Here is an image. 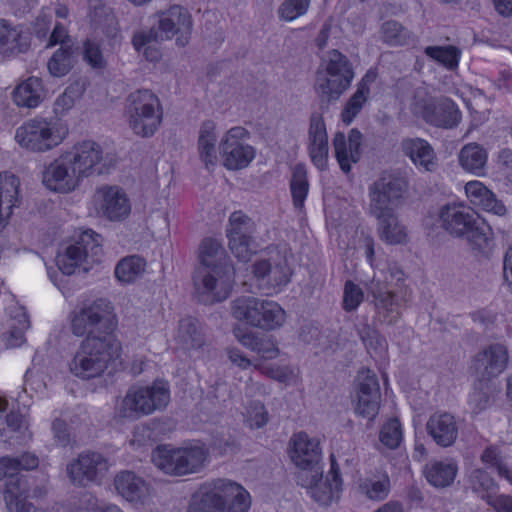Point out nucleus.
<instances>
[{
	"label": "nucleus",
	"mask_w": 512,
	"mask_h": 512,
	"mask_svg": "<svg viewBox=\"0 0 512 512\" xmlns=\"http://www.w3.org/2000/svg\"><path fill=\"white\" fill-rule=\"evenodd\" d=\"M117 319L112 303L100 298L75 312L71 330L81 341L69 363L70 372L83 380L103 375L110 362L120 355L121 345L113 334Z\"/></svg>",
	"instance_id": "1"
},
{
	"label": "nucleus",
	"mask_w": 512,
	"mask_h": 512,
	"mask_svg": "<svg viewBox=\"0 0 512 512\" xmlns=\"http://www.w3.org/2000/svg\"><path fill=\"white\" fill-rule=\"evenodd\" d=\"M103 151L94 141L77 143L63 152L42 172V183L51 191L69 193L75 190L84 177L108 173Z\"/></svg>",
	"instance_id": "2"
},
{
	"label": "nucleus",
	"mask_w": 512,
	"mask_h": 512,
	"mask_svg": "<svg viewBox=\"0 0 512 512\" xmlns=\"http://www.w3.org/2000/svg\"><path fill=\"white\" fill-rule=\"evenodd\" d=\"M199 265L193 274V283L202 295L201 301L221 302L228 297L233 282V269L226 263L222 245L213 238H205L198 248Z\"/></svg>",
	"instance_id": "3"
},
{
	"label": "nucleus",
	"mask_w": 512,
	"mask_h": 512,
	"mask_svg": "<svg viewBox=\"0 0 512 512\" xmlns=\"http://www.w3.org/2000/svg\"><path fill=\"white\" fill-rule=\"evenodd\" d=\"M249 493L238 483L216 479L193 495L187 512H247Z\"/></svg>",
	"instance_id": "4"
},
{
	"label": "nucleus",
	"mask_w": 512,
	"mask_h": 512,
	"mask_svg": "<svg viewBox=\"0 0 512 512\" xmlns=\"http://www.w3.org/2000/svg\"><path fill=\"white\" fill-rule=\"evenodd\" d=\"M439 217L442 227L450 235L466 239L480 252L489 249L493 241L492 228L473 210L462 205H446Z\"/></svg>",
	"instance_id": "5"
},
{
	"label": "nucleus",
	"mask_w": 512,
	"mask_h": 512,
	"mask_svg": "<svg viewBox=\"0 0 512 512\" xmlns=\"http://www.w3.org/2000/svg\"><path fill=\"white\" fill-rule=\"evenodd\" d=\"M125 114L131 130L142 138L152 137L163 120L159 98L148 89H139L128 95Z\"/></svg>",
	"instance_id": "6"
},
{
	"label": "nucleus",
	"mask_w": 512,
	"mask_h": 512,
	"mask_svg": "<svg viewBox=\"0 0 512 512\" xmlns=\"http://www.w3.org/2000/svg\"><path fill=\"white\" fill-rule=\"evenodd\" d=\"M209 458V450L204 444L173 448L158 445L152 452V461L167 475L184 476L198 473Z\"/></svg>",
	"instance_id": "7"
},
{
	"label": "nucleus",
	"mask_w": 512,
	"mask_h": 512,
	"mask_svg": "<svg viewBox=\"0 0 512 512\" xmlns=\"http://www.w3.org/2000/svg\"><path fill=\"white\" fill-rule=\"evenodd\" d=\"M103 238L92 230L83 231L74 244L56 257L59 270L65 275L76 271L86 273L94 263H99L103 250Z\"/></svg>",
	"instance_id": "8"
},
{
	"label": "nucleus",
	"mask_w": 512,
	"mask_h": 512,
	"mask_svg": "<svg viewBox=\"0 0 512 512\" xmlns=\"http://www.w3.org/2000/svg\"><path fill=\"white\" fill-rule=\"evenodd\" d=\"M169 401L168 383L155 381L151 386L129 389L117 413L120 418L138 419L142 415H149L155 410L164 409Z\"/></svg>",
	"instance_id": "9"
},
{
	"label": "nucleus",
	"mask_w": 512,
	"mask_h": 512,
	"mask_svg": "<svg viewBox=\"0 0 512 512\" xmlns=\"http://www.w3.org/2000/svg\"><path fill=\"white\" fill-rule=\"evenodd\" d=\"M234 318L264 330L280 327L285 321V311L274 301L255 297H239L232 302Z\"/></svg>",
	"instance_id": "10"
},
{
	"label": "nucleus",
	"mask_w": 512,
	"mask_h": 512,
	"mask_svg": "<svg viewBox=\"0 0 512 512\" xmlns=\"http://www.w3.org/2000/svg\"><path fill=\"white\" fill-rule=\"evenodd\" d=\"M408 189L407 179L399 173L384 172L369 186L370 215L393 212Z\"/></svg>",
	"instance_id": "11"
},
{
	"label": "nucleus",
	"mask_w": 512,
	"mask_h": 512,
	"mask_svg": "<svg viewBox=\"0 0 512 512\" xmlns=\"http://www.w3.org/2000/svg\"><path fill=\"white\" fill-rule=\"evenodd\" d=\"M411 109L414 115L437 128L453 129L461 121V112L458 106L445 96L416 95Z\"/></svg>",
	"instance_id": "12"
},
{
	"label": "nucleus",
	"mask_w": 512,
	"mask_h": 512,
	"mask_svg": "<svg viewBox=\"0 0 512 512\" xmlns=\"http://www.w3.org/2000/svg\"><path fill=\"white\" fill-rule=\"evenodd\" d=\"M64 136L58 124L44 118H35L18 127L16 142L31 152H46L62 143Z\"/></svg>",
	"instance_id": "13"
},
{
	"label": "nucleus",
	"mask_w": 512,
	"mask_h": 512,
	"mask_svg": "<svg viewBox=\"0 0 512 512\" xmlns=\"http://www.w3.org/2000/svg\"><path fill=\"white\" fill-rule=\"evenodd\" d=\"M293 449L291 451V460L299 468L297 472V483L307 485L311 483L313 477L323 475L321 465V449L319 441L310 438L305 432H299L291 439Z\"/></svg>",
	"instance_id": "14"
},
{
	"label": "nucleus",
	"mask_w": 512,
	"mask_h": 512,
	"mask_svg": "<svg viewBox=\"0 0 512 512\" xmlns=\"http://www.w3.org/2000/svg\"><path fill=\"white\" fill-rule=\"evenodd\" d=\"M508 359L506 346L494 343L488 345L474 356L471 368L477 380L491 381L506 369Z\"/></svg>",
	"instance_id": "15"
},
{
	"label": "nucleus",
	"mask_w": 512,
	"mask_h": 512,
	"mask_svg": "<svg viewBox=\"0 0 512 512\" xmlns=\"http://www.w3.org/2000/svg\"><path fill=\"white\" fill-rule=\"evenodd\" d=\"M93 199L98 214L111 221H120L130 214L129 199L126 193L117 186L98 188Z\"/></svg>",
	"instance_id": "16"
},
{
	"label": "nucleus",
	"mask_w": 512,
	"mask_h": 512,
	"mask_svg": "<svg viewBox=\"0 0 512 512\" xmlns=\"http://www.w3.org/2000/svg\"><path fill=\"white\" fill-rule=\"evenodd\" d=\"M330 461V471L325 480L322 475L313 477L311 483L307 485H301L307 489L308 494L315 502L323 506H329L332 502L337 501L342 490L340 469L333 454L330 456Z\"/></svg>",
	"instance_id": "17"
},
{
	"label": "nucleus",
	"mask_w": 512,
	"mask_h": 512,
	"mask_svg": "<svg viewBox=\"0 0 512 512\" xmlns=\"http://www.w3.org/2000/svg\"><path fill=\"white\" fill-rule=\"evenodd\" d=\"M3 496L8 512H40L31 502L27 501L30 485L26 476L20 473H6Z\"/></svg>",
	"instance_id": "18"
},
{
	"label": "nucleus",
	"mask_w": 512,
	"mask_h": 512,
	"mask_svg": "<svg viewBox=\"0 0 512 512\" xmlns=\"http://www.w3.org/2000/svg\"><path fill=\"white\" fill-rule=\"evenodd\" d=\"M107 460L99 453L81 454L66 468L67 475L74 485L86 486L102 476L107 470Z\"/></svg>",
	"instance_id": "19"
},
{
	"label": "nucleus",
	"mask_w": 512,
	"mask_h": 512,
	"mask_svg": "<svg viewBox=\"0 0 512 512\" xmlns=\"http://www.w3.org/2000/svg\"><path fill=\"white\" fill-rule=\"evenodd\" d=\"M357 398L355 412L369 420L374 419L380 407L381 393L378 379L370 370L359 376Z\"/></svg>",
	"instance_id": "20"
},
{
	"label": "nucleus",
	"mask_w": 512,
	"mask_h": 512,
	"mask_svg": "<svg viewBox=\"0 0 512 512\" xmlns=\"http://www.w3.org/2000/svg\"><path fill=\"white\" fill-rule=\"evenodd\" d=\"M351 81L345 83L339 73L318 68L314 83V90L319 98L320 110L325 112L329 105L339 100L341 95L350 87Z\"/></svg>",
	"instance_id": "21"
},
{
	"label": "nucleus",
	"mask_w": 512,
	"mask_h": 512,
	"mask_svg": "<svg viewBox=\"0 0 512 512\" xmlns=\"http://www.w3.org/2000/svg\"><path fill=\"white\" fill-rule=\"evenodd\" d=\"M362 133L353 128L346 138L343 132H336L332 145L337 162L344 173L351 171V164L357 163L361 158Z\"/></svg>",
	"instance_id": "22"
},
{
	"label": "nucleus",
	"mask_w": 512,
	"mask_h": 512,
	"mask_svg": "<svg viewBox=\"0 0 512 512\" xmlns=\"http://www.w3.org/2000/svg\"><path fill=\"white\" fill-rule=\"evenodd\" d=\"M308 151L312 163L321 171L327 168L328 135L321 113L314 112L310 117L308 130Z\"/></svg>",
	"instance_id": "23"
},
{
	"label": "nucleus",
	"mask_w": 512,
	"mask_h": 512,
	"mask_svg": "<svg viewBox=\"0 0 512 512\" xmlns=\"http://www.w3.org/2000/svg\"><path fill=\"white\" fill-rule=\"evenodd\" d=\"M253 273L258 280L273 289L286 286L292 274L286 258L282 256L255 262Z\"/></svg>",
	"instance_id": "24"
},
{
	"label": "nucleus",
	"mask_w": 512,
	"mask_h": 512,
	"mask_svg": "<svg viewBox=\"0 0 512 512\" xmlns=\"http://www.w3.org/2000/svg\"><path fill=\"white\" fill-rule=\"evenodd\" d=\"M425 428L435 444L443 448L451 447L458 438V424L455 417L448 412L441 411L430 415Z\"/></svg>",
	"instance_id": "25"
},
{
	"label": "nucleus",
	"mask_w": 512,
	"mask_h": 512,
	"mask_svg": "<svg viewBox=\"0 0 512 512\" xmlns=\"http://www.w3.org/2000/svg\"><path fill=\"white\" fill-rule=\"evenodd\" d=\"M401 148L407 157L420 168L425 171H434L437 162L433 148L424 139L421 138H406L401 142Z\"/></svg>",
	"instance_id": "26"
},
{
	"label": "nucleus",
	"mask_w": 512,
	"mask_h": 512,
	"mask_svg": "<svg viewBox=\"0 0 512 512\" xmlns=\"http://www.w3.org/2000/svg\"><path fill=\"white\" fill-rule=\"evenodd\" d=\"M233 334L244 347L256 352L264 360L275 359L279 355V349L270 336L244 332L240 327H235Z\"/></svg>",
	"instance_id": "27"
},
{
	"label": "nucleus",
	"mask_w": 512,
	"mask_h": 512,
	"mask_svg": "<svg viewBox=\"0 0 512 512\" xmlns=\"http://www.w3.org/2000/svg\"><path fill=\"white\" fill-rule=\"evenodd\" d=\"M465 192L470 202L487 212L498 216L506 214V207L496 195L479 181H471L465 185Z\"/></svg>",
	"instance_id": "28"
},
{
	"label": "nucleus",
	"mask_w": 512,
	"mask_h": 512,
	"mask_svg": "<svg viewBox=\"0 0 512 512\" xmlns=\"http://www.w3.org/2000/svg\"><path fill=\"white\" fill-rule=\"evenodd\" d=\"M117 492L130 502H138L146 497V482L132 471H121L114 479Z\"/></svg>",
	"instance_id": "29"
},
{
	"label": "nucleus",
	"mask_w": 512,
	"mask_h": 512,
	"mask_svg": "<svg viewBox=\"0 0 512 512\" xmlns=\"http://www.w3.org/2000/svg\"><path fill=\"white\" fill-rule=\"evenodd\" d=\"M220 150L224 158V166L230 170L245 168L255 156V150L252 146L243 143H232L228 140H221Z\"/></svg>",
	"instance_id": "30"
},
{
	"label": "nucleus",
	"mask_w": 512,
	"mask_h": 512,
	"mask_svg": "<svg viewBox=\"0 0 512 512\" xmlns=\"http://www.w3.org/2000/svg\"><path fill=\"white\" fill-rule=\"evenodd\" d=\"M158 17L157 27L154 25L148 31H139L133 35L132 44L137 51H140L144 46L151 42L163 41L164 39L174 37L172 24L170 23V17L168 16V10L161 12Z\"/></svg>",
	"instance_id": "31"
},
{
	"label": "nucleus",
	"mask_w": 512,
	"mask_h": 512,
	"mask_svg": "<svg viewBox=\"0 0 512 512\" xmlns=\"http://www.w3.org/2000/svg\"><path fill=\"white\" fill-rule=\"evenodd\" d=\"M44 97L45 89L42 80L37 77H29L13 91L14 102L19 107H37Z\"/></svg>",
	"instance_id": "32"
},
{
	"label": "nucleus",
	"mask_w": 512,
	"mask_h": 512,
	"mask_svg": "<svg viewBox=\"0 0 512 512\" xmlns=\"http://www.w3.org/2000/svg\"><path fill=\"white\" fill-rule=\"evenodd\" d=\"M216 125L213 121L208 120L202 123L198 137V152L200 159L203 161L205 167L210 169L216 164V142L217 136L215 133Z\"/></svg>",
	"instance_id": "33"
},
{
	"label": "nucleus",
	"mask_w": 512,
	"mask_h": 512,
	"mask_svg": "<svg viewBox=\"0 0 512 512\" xmlns=\"http://www.w3.org/2000/svg\"><path fill=\"white\" fill-rule=\"evenodd\" d=\"M372 216L377 220V231L382 241L400 244L405 240V228L398 222L395 211Z\"/></svg>",
	"instance_id": "34"
},
{
	"label": "nucleus",
	"mask_w": 512,
	"mask_h": 512,
	"mask_svg": "<svg viewBox=\"0 0 512 512\" xmlns=\"http://www.w3.org/2000/svg\"><path fill=\"white\" fill-rule=\"evenodd\" d=\"M375 300L376 319L380 322L394 324L400 317L399 303L392 291L373 293Z\"/></svg>",
	"instance_id": "35"
},
{
	"label": "nucleus",
	"mask_w": 512,
	"mask_h": 512,
	"mask_svg": "<svg viewBox=\"0 0 512 512\" xmlns=\"http://www.w3.org/2000/svg\"><path fill=\"white\" fill-rule=\"evenodd\" d=\"M28 48V37L18 29L10 27L5 20H0V52L23 53Z\"/></svg>",
	"instance_id": "36"
},
{
	"label": "nucleus",
	"mask_w": 512,
	"mask_h": 512,
	"mask_svg": "<svg viewBox=\"0 0 512 512\" xmlns=\"http://www.w3.org/2000/svg\"><path fill=\"white\" fill-rule=\"evenodd\" d=\"M457 465L450 462L434 461L424 467L427 481L435 487H447L454 481Z\"/></svg>",
	"instance_id": "37"
},
{
	"label": "nucleus",
	"mask_w": 512,
	"mask_h": 512,
	"mask_svg": "<svg viewBox=\"0 0 512 512\" xmlns=\"http://www.w3.org/2000/svg\"><path fill=\"white\" fill-rule=\"evenodd\" d=\"M77 49L73 47H59L47 62V69L53 77L67 75L76 63Z\"/></svg>",
	"instance_id": "38"
},
{
	"label": "nucleus",
	"mask_w": 512,
	"mask_h": 512,
	"mask_svg": "<svg viewBox=\"0 0 512 512\" xmlns=\"http://www.w3.org/2000/svg\"><path fill=\"white\" fill-rule=\"evenodd\" d=\"M168 16L172 24L174 36H176V43L179 46H185L189 42L192 19L186 9L181 6H172L168 9Z\"/></svg>",
	"instance_id": "39"
},
{
	"label": "nucleus",
	"mask_w": 512,
	"mask_h": 512,
	"mask_svg": "<svg viewBox=\"0 0 512 512\" xmlns=\"http://www.w3.org/2000/svg\"><path fill=\"white\" fill-rule=\"evenodd\" d=\"M487 161L486 150L477 143L465 145L459 153V162L468 172L482 174Z\"/></svg>",
	"instance_id": "40"
},
{
	"label": "nucleus",
	"mask_w": 512,
	"mask_h": 512,
	"mask_svg": "<svg viewBox=\"0 0 512 512\" xmlns=\"http://www.w3.org/2000/svg\"><path fill=\"white\" fill-rule=\"evenodd\" d=\"M177 338L185 349L200 348L204 344L199 323L192 317L180 320Z\"/></svg>",
	"instance_id": "41"
},
{
	"label": "nucleus",
	"mask_w": 512,
	"mask_h": 512,
	"mask_svg": "<svg viewBox=\"0 0 512 512\" xmlns=\"http://www.w3.org/2000/svg\"><path fill=\"white\" fill-rule=\"evenodd\" d=\"M320 68L339 73L342 78H345V83L352 82L354 78L352 63L346 55L336 49L327 52V55L322 59Z\"/></svg>",
	"instance_id": "42"
},
{
	"label": "nucleus",
	"mask_w": 512,
	"mask_h": 512,
	"mask_svg": "<svg viewBox=\"0 0 512 512\" xmlns=\"http://www.w3.org/2000/svg\"><path fill=\"white\" fill-rule=\"evenodd\" d=\"M146 262L143 258L132 255L123 258L115 267V276L122 283L135 281L145 270Z\"/></svg>",
	"instance_id": "43"
},
{
	"label": "nucleus",
	"mask_w": 512,
	"mask_h": 512,
	"mask_svg": "<svg viewBox=\"0 0 512 512\" xmlns=\"http://www.w3.org/2000/svg\"><path fill=\"white\" fill-rule=\"evenodd\" d=\"M381 39L391 46L409 44L412 39L410 31L396 20H388L381 25Z\"/></svg>",
	"instance_id": "44"
},
{
	"label": "nucleus",
	"mask_w": 512,
	"mask_h": 512,
	"mask_svg": "<svg viewBox=\"0 0 512 512\" xmlns=\"http://www.w3.org/2000/svg\"><path fill=\"white\" fill-rule=\"evenodd\" d=\"M307 171L303 164L298 163L293 167L290 180V189L293 198V204L296 208L303 207L304 200L308 193Z\"/></svg>",
	"instance_id": "45"
},
{
	"label": "nucleus",
	"mask_w": 512,
	"mask_h": 512,
	"mask_svg": "<svg viewBox=\"0 0 512 512\" xmlns=\"http://www.w3.org/2000/svg\"><path fill=\"white\" fill-rule=\"evenodd\" d=\"M37 456L24 453L20 457L5 456L0 458V478L6 473H19L21 470H31L38 466Z\"/></svg>",
	"instance_id": "46"
},
{
	"label": "nucleus",
	"mask_w": 512,
	"mask_h": 512,
	"mask_svg": "<svg viewBox=\"0 0 512 512\" xmlns=\"http://www.w3.org/2000/svg\"><path fill=\"white\" fill-rule=\"evenodd\" d=\"M86 89V84L81 79L71 82L65 91L55 101V112L62 114L71 109L75 102L79 100Z\"/></svg>",
	"instance_id": "47"
},
{
	"label": "nucleus",
	"mask_w": 512,
	"mask_h": 512,
	"mask_svg": "<svg viewBox=\"0 0 512 512\" xmlns=\"http://www.w3.org/2000/svg\"><path fill=\"white\" fill-rule=\"evenodd\" d=\"M425 54L438 61L449 70L458 67L461 51L452 45L449 46H428L425 48Z\"/></svg>",
	"instance_id": "48"
},
{
	"label": "nucleus",
	"mask_w": 512,
	"mask_h": 512,
	"mask_svg": "<svg viewBox=\"0 0 512 512\" xmlns=\"http://www.w3.org/2000/svg\"><path fill=\"white\" fill-rule=\"evenodd\" d=\"M357 333L368 353L379 355L385 351L386 339L371 325L367 323L361 325L357 328Z\"/></svg>",
	"instance_id": "49"
},
{
	"label": "nucleus",
	"mask_w": 512,
	"mask_h": 512,
	"mask_svg": "<svg viewBox=\"0 0 512 512\" xmlns=\"http://www.w3.org/2000/svg\"><path fill=\"white\" fill-rule=\"evenodd\" d=\"M255 225L247 215L241 211H235L229 218V228L227 229L228 238L252 237Z\"/></svg>",
	"instance_id": "50"
},
{
	"label": "nucleus",
	"mask_w": 512,
	"mask_h": 512,
	"mask_svg": "<svg viewBox=\"0 0 512 512\" xmlns=\"http://www.w3.org/2000/svg\"><path fill=\"white\" fill-rule=\"evenodd\" d=\"M361 488L369 499L383 500L390 491V479L387 474L378 477L367 478L361 484Z\"/></svg>",
	"instance_id": "51"
},
{
	"label": "nucleus",
	"mask_w": 512,
	"mask_h": 512,
	"mask_svg": "<svg viewBox=\"0 0 512 512\" xmlns=\"http://www.w3.org/2000/svg\"><path fill=\"white\" fill-rule=\"evenodd\" d=\"M492 391L490 381H481L476 379L473 391L469 398V405L473 412L479 413L489 406Z\"/></svg>",
	"instance_id": "52"
},
{
	"label": "nucleus",
	"mask_w": 512,
	"mask_h": 512,
	"mask_svg": "<svg viewBox=\"0 0 512 512\" xmlns=\"http://www.w3.org/2000/svg\"><path fill=\"white\" fill-rule=\"evenodd\" d=\"M368 96L369 94L365 89L363 90V87L361 89L357 88L341 112V120L343 123L349 125L353 121L368 100Z\"/></svg>",
	"instance_id": "53"
},
{
	"label": "nucleus",
	"mask_w": 512,
	"mask_h": 512,
	"mask_svg": "<svg viewBox=\"0 0 512 512\" xmlns=\"http://www.w3.org/2000/svg\"><path fill=\"white\" fill-rule=\"evenodd\" d=\"M469 482L472 490L481 494L482 499L484 495L493 494L496 487L494 480L482 469H475L470 475Z\"/></svg>",
	"instance_id": "54"
},
{
	"label": "nucleus",
	"mask_w": 512,
	"mask_h": 512,
	"mask_svg": "<svg viewBox=\"0 0 512 512\" xmlns=\"http://www.w3.org/2000/svg\"><path fill=\"white\" fill-rule=\"evenodd\" d=\"M309 4L310 0H285L279 7V16L285 21L295 20L307 12Z\"/></svg>",
	"instance_id": "55"
},
{
	"label": "nucleus",
	"mask_w": 512,
	"mask_h": 512,
	"mask_svg": "<svg viewBox=\"0 0 512 512\" xmlns=\"http://www.w3.org/2000/svg\"><path fill=\"white\" fill-rule=\"evenodd\" d=\"M380 441L388 448L395 449L402 439L401 425L397 419L389 420L381 429Z\"/></svg>",
	"instance_id": "56"
},
{
	"label": "nucleus",
	"mask_w": 512,
	"mask_h": 512,
	"mask_svg": "<svg viewBox=\"0 0 512 512\" xmlns=\"http://www.w3.org/2000/svg\"><path fill=\"white\" fill-rule=\"evenodd\" d=\"M362 289L352 281H346L343 293V309L347 312L355 310L363 301Z\"/></svg>",
	"instance_id": "57"
},
{
	"label": "nucleus",
	"mask_w": 512,
	"mask_h": 512,
	"mask_svg": "<svg viewBox=\"0 0 512 512\" xmlns=\"http://www.w3.org/2000/svg\"><path fill=\"white\" fill-rule=\"evenodd\" d=\"M83 58L93 68L101 69L106 66L100 46L89 39L83 43Z\"/></svg>",
	"instance_id": "58"
},
{
	"label": "nucleus",
	"mask_w": 512,
	"mask_h": 512,
	"mask_svg": "<svg viewBox=\"0 0 512 512\" xmlns=\"http://www.w3.org/2000/svg\"><path fill=\"white\" fill-rule=\"evenodd\" d=\"M269 420L268 412L265 406L260 402L251 404L248 410L247 423L250 428H262Z\"/></svg>",
	"instance_id": "59"
},
{
	"label": "nucleus",
	"mask_w": 512,
	"mask_h": 512,
	"mask_svg": "<svg viewBox=\"0 0 512 512\" xmlns=\"http://www.w3.org/2000/svg\"><path fill=\"white\" fill-rule=\"evenodd\" d=\"M229 239V248L231 252L241 261L249 260L252 249L250 247L252 237H239V239L233 237Z\"/></svg>",
	"instance_id": "60"
},
{
	"label": "nucleus",
	"mask_w": 512,
	"mask_h": 512,
	"mask_svg": "<svg viewBox=\"0 0 512 512\" xmlns=\"http://www.w3.org/2000/svg\"><path fill=\"white\" fill-rule=\"evenodd\" d=\"M481 460L485 464H488L491 467L495 468L500 476L506 478L509 477V471L506 468V466L502 463V459L495 448L488 447L487 449H485L481 455Z\"/></svg>",
	"instance_id": "61"
},
{
	"label": "nucleus",
	"mask_w": 512,
	"mask_h": 512,
	"mask_svg": "<svg viewBox=\"0 0 512 512\" xmlns=\"http://www.w3.org/2000/svg\"><path fill=\"white\" fill-rule=\"evenodd\" d=\"M483 499L496 512H512V496L504 494H487Z\"/></svg>",
	"instance_id": "62"
},
{
	"label": "nucleus",
	"mask_w": 512,
	"mask_h": 512,
	"mask_svg": "<svg viewBox=\"0 0 512 512\" xmlns=\"http://www.w3.org/2000/svg\"><path fill=\"white\" fill-rule=\"evenodd\" d=\"M211 445L221 455L233 454L238 449L235 439L230 435H216Z\"/></svg>",
	"instance_id": "63"
},
{
	"label": "nucleus",
	"mask_w": 512,
	"mask_h": 512,
	"mask_svg": "<svg viewBox=\"0 0 512 512\" xmlns=\"http://www.w3.org/2000/svg\"><path fill=\"white\" fill-rule=\"evenodd\" d=\"M57 44H60V47H73L71 38L68 35L66 28L61 23H57L54 26V29L49 36V40L46 47H52Z\"/></svg>",
	"instance_id": "64"
}]
</instances>
